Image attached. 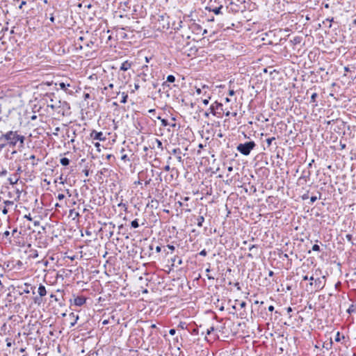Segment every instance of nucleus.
Returning <instances> with one entry per match:
<instances>
[{
	"label": "nucleus",
	"mask_w": 356,
	"mask_h": 356,
	"mask_svg": "<svg viewBox=\"0 0 356 356\" xmlns=\"http://www.w3.org/2000/svg\"><path fill=\"white\" fill-rule=\"evenodd\" d=\"M275 140V137H272V138H267V139H266V143H267L268 147H270V145H271V143H272V142H273V140Z\"/></svg>",
	"instance_id": "35"
},
{
	"label": "nucleus",
	"mask_w": 356,
	"mask_h": 356,
	"mask_svg": "<svg viewBox=\"0 0 356 356\" xmlns=\"http://www.w3.org/2000/svg\"><path fill=\"white\" fill-rule=\"evenodd\" d=\"M60 163H61V165L66 166L69 165L70 160L67 158L64 157L60 160Z\"/></svg>",
	"instance_id": "23"
},
{
	"label": "nucleus",
	"mask_w": 356,
	"mask_h": 356,
	"mask_svg": "<svg viewBox=\"0 0 356 356\" xmlns=\"http://www.w3.org/2000/svg\"><path fill=\"white\" fill-rule=\"evenodd\" d=\"M235 94V92L234 90H229V95L233 96Z\"/></svg>",
	"instance_id": "52"
},
{
	"label": "nucleus",
	"mask_w": 356,
	"mask_h": 356,
	"mask_svg": "<svg viewBox=\"0 0 356 356\" xmlns=\"http://www.w3.org/2000/svg\"><path fill=\"white\" fill-rule=\"evenodd\" d=\"M175 81V77L173 75H168L167 76V82L173 83Z\"/></svg>",
	"instance_id": "31"
},
{
	"label": "nucleus",
	"mask_w": 356,
	"mask_h": 356,
	"mask_svg": "<svg viewBox=\"0 0 356 356\" xmlns=\"http://www.w3.org/2000/svg\"><path fill=\"white\" fill-rule=\"evenodd\" d=\"M19 180V177H17L16 175L13 176V177H9L8 181L10 184L14 185L17 183Z\"/></svg>",
	"instance_id": "19"
},
{
	"label": "nucleus",
	"mask_w": 356,
	"mask_h": 356,
	"mask_svg": "<svg viewBox=\"0 0 356 356\" xmlns=\"http://www.w3.org/2000/svg\"><path fill=\"white\" fill-rule=\"evenodd\" d=\"M73 213H74V215H75V216H76V212H74V209H71V210L70 211V215H72V214H73Z\"/></svg>",
	"instance_id": "63"
},
{
	"label": "nucleus",
	"mask_w": 356,
	"mask_h": 356,
	"mask_svg": "<svg viewBox=\"0 0 356 356\" xmlns=\"http://www.w3.org/2000/svg\"><path fill=\"white\" fill-rule=\"evenodd\" d=\"M302 280H310V281H313V280H314V277H313V276H311L310 277H309L307 275H305V276H303V277H302ZM309 286H313V282H311L309 283Z\"/></svg>",
	"instance_id": "27"
},
{
	"label": "nucleus",
	"mask_w": 356,
	"mask_h": 356,
	"mask_svg": "<svg viewBox=\"0 0 356 356\" xmlns=\"http://www.w3.org/2000/svg\"><path fill=\"white\" fill-rule=\"evenodd\" d=\"M204 221V218L203 216H198L197 218V225L198 227H202L203 222Z\"/></svg>",
	"instance_id": "21"
},
{
	"label": "nucleus",
	"mask_w": 356,
	"mask_h": 356,
	"mask_svg": "<svg viewBox=\"0 0 356 356\" xmlns=\"http://www.w3.org/2000/svg\"><path fill=\"white\" fill-rule=\"evenodd\" d=\"M2 238H6L9 244L13 243L12 237H11V233H10L9 231H6L2 234Z\"/></svg>",
	"instance_id": "13"
},
{
	"label": "nucleus",
	"mask_w": 356,
	"mask_h": 356,
	"mask_svg": "<svg viewBox=\"0 0 356 356\" xmlns=\"http://www.w3.org/2000/svg\"><path fill=\"white\" fill-rule=\"evenodd\" d=\"M38 293L39 295L41 296V297H43L44 296H46L47 294V290H46V288L44 285L42 284H40L38 287Z\"/></svg>",
	"instance_id": "15"
},
{
	"label": "nucleus",
	"mask_w": 356,
	"mask_h": 356,
	"mask_svg": "<svg viewBox=\"0 0 356 356\" xmlns=\"http://www.w3.org/2000/svg\"><path fill=\"white\" fill-rule=\"evenodd\" d=\"M312 250L313 251H320V246L317 244H314L313 246H312Z\"/></svg>",
	"instance_id": "37"
},
{
	"label": "nucleus",
	"mask_w": 356,
	"mask_h": 356,
	"mask_svg": "<svg viewBox=\"0 0 356 356\" xmlns=\"http://www.w3.org/2000/svg\"><path fill=\"white\" fill-rule=\"evenodd\" d=\"M214 330V327H211L209 329L207 330V334H210L211 332H213Z\"/></svg>",
	"instance_id": "46"
},
{
	"label": "nucleus",
	"mask_w": 356,
	"mask_h": 356,
	"mask_svg": "<svg viewBox=\"0 0 356 356\" xmlns=\"http://www.w3.org/2000/svg\"><path fill=\"white\" fill-rule=\"evenodd\" d=\"M318 97V94L316 92H314L311 96V102H316V99Z\"/></svg>",
	"instance_id": "33"
},
{
	"label": "nucleus",
	"mask_w": 356,
	"mask_h": 356,
	"mask_svg": "<svg viewBox=\"0 0 356 356\" xmlns=\"http://www.w3.org/2000/svg\"><path fill=\"white\" fill-rule=\"evenodd\" d=\"M4 204H5V207L2 210V212L4 215L7 214L8 213V209L9 207H11L14 204L13 202V201H10V200H6L4 202Z\"/></svg>",
	"instance_id": "12"
},
{
	"label": "nucleus",
	"mask_w": 356,
	"mask_h": 356,
	"mask_svg": "<svg viewBox=\"0 0 356 356\" xmlns=\"http://www.w3.org/2000/svg\"><path fill=\"white\" fill-rule=\"evenodd\" d=\"M170 170V167L169 165H167L164 167V170L169 171Z\"/></svg>",
	"instance_id": "53"
},
{
	"label": "nucleus",
	"mask_w": 356,
	"mask_h": 356,
	"mask_svg": "<svg viewBox=\"0 0 356 356\" xmlns=\"http://www.w3.org/2000/svg\"><path fill=\"white\" fill-rule=\"evenodd\" d=\"M156 252H160L161 251V248L160 246H157L156 248Z\"/></svg>",
	"instance_id": "56"
},
{
	"label": "nucleus",
	"mask_w": 356,
	"mask_h": 356,
	"mask_svg": "<svg viewBox=\"0 0 356 356\" xmlns=\"http://www.w3.org/2000/svg\"><path fill=\"white\" fill-rule=\"evenodd\" d=\"M118 206L119 207H122V208L124 209V211L125 212H127V209H128V208H127V205L126 204L122 203V202H120V203H119V204H118Z\"/></svg>",
	"instance_id": "32"
},
{
	"label": "nucleus",
	"mask_w": 356,
	"mask_h": 356,
	"mask_svg": "<svg viewBox=\"0 0 356 356\" xmlns=\"http://www.w3.org/2000/svg\"><path fill=\"white\" fill-rule=\"evenodd\" d=\"M179 257L177 256H175L172 260L173 262L178 261Z\"/></svg>",
	"instance_id": "59"
},
{
	"label": "nucleus",
	"mask_w": 356,
	"mask_h": 356,
	"mask_svg": "<svg viewBox=\"0 0 356 356\" xmlns=\"http://www.w3.org/2000/svg\"><path fill=\"white\" fill-rule=\"evenodd\" d=\"M209 113H210V111H209V112L206 111V112L204 113V115L206 118H209Z\"/></svg>",
	"instance_id": "60"
},
{
	"label": "nucleus",
	"mask_w": 356,
	"mask_h": 356,
	"mask_svg": "<svg viewBox=\"0 0 356 356\" xmlns=\"http://www.w3.org/2000/svg\"><path fill=\"white\" fill-rule=\"evenodd\" d=\"M175 332H176V331H175V329H171L169 331V333H170V335H174L175 334Z\"/></svg>",
	"instance_id": "51"
},
{
	"label": "nucleus",
	"mask_w": 356,
	"mask_h": 356,
	"mask_svg": "<svg viewBox=\"0 0 356 356\" xmlns=\"http://www.w3.org/2000/svg\"><path fill=\"white\" fill-rule=\"evenodd\" d=\"M193 31H198L202 30V26L197 24H193L192 26Z\"/></svg>",
	"instance_id": "29"
},
{
	"label": "nucleus",
	"mask_w": 356,
	"mask_h": 356,
	"mask_svg": "<svg viewBox=\"0 0 356 356\" xmlns=\"http://www.w3.org/2000/svg\"><path fill=\"white\" fill-rule=\"evenodd\" d=\"M121 160L124 161V162L129 161V159L128 158L127 154H124L121 156Z\"/></svg>",
	"instance_id": "39"
},
{
	"label": "nucleus",
	"mask_w": 356,
	"mask_h": 356,
	"mask_svg": "<svg viewBox=\"0 0 356 356\" xmlns=\"http://www.w3.org/2000/svg\"><path fill=\"white\" fill-rule=\"evenodd\" d=\"M257 249H258L257 245H250L249 247V250L251 251L252 253H248L247 256L250 258H253L254 257L253 254H257Z\"/></svg>",
	"instance_id": "11"
},
{
	"label": "nucleus",
	"mask_w": 356,
	"mask_h": 356,
	"mask_svg": "<svg viewBox=\"0 0 356 356\" xmlns=\"http://www.w3.org/2000/svg\"><path fill=\"white\" fill-rule=\"evenodd\" d=\"M93 44V42L92 41H90L89 42H86V47H90V44Z\"/></svg>",
	"instance_id": "61"
},
{
	"label": "nucleus",
	"mask_w": 356,
	"mask_h": 356,
	"mask_svg": "<svg viewBox=\"0 0 356 356\" xmlns=\"http://www.w3.org/2000/svg\"><path fill=\"white\" fill-rule=\"evenodd\" d=\"M70 316L71 318H72V322L70 323V326L73 327L77 322V320L79 319V316L75 315L74 313H71L70 314Z\"/></svg>",
	"instance_id": "17"
},
{
	"label": "nucleus",
	"mask_w": 356,
	"mask_h": 356,
	"mask_svg": "<svg viewBox=\"0 0 356 356\" xmlns=\"http://www.w3.org/2000/svg\"><path fill=\"white\" fill-rule=\"evenodd\" d=\"M21 235V232H18L17 228H15L13 229L11 232V237H13L14 238H19Z\"/></svg>",
	"instance_id": "18"
},
{
	"label": "nucleus",
	"mask_w": 356,
	"mask_h": 356,
	"mask_svg": "<svg viewBox=\"0 0 356 356\" xmlns=\"http://www.w3.org/2000/svg\"><path fill=\"white\" fill-rule=\"evenodd\" d=\"M25 137L22 135H19L16 131V143L19 141L21 146L24 145Z\"/></svg>",
	"instance_id": "16"
},
{
	"label": "nucleus",
	"mask_w": 356,
	"mask_h": 356,
	"mask_svg": "<svg viewBox=\"0 0 356 356\" xmlns=\"http://www.w3.org/2000/svg\"><path fill=\"white\" fill-rule=\"evenodd\" d=\"M347 312L349 314L356 313V307L355 305H351L349 308L347 309Z\"/></svg>",
	"instance_id": "24"
},
{
	"label": "nucleus",
	"mask_w": 356,
	"mask_h": 356,
	"mask_svg": "<svg viewBox=\"0 0 356 356\" xmlns=\"http://www.w3.org/2000/svg\"><path fill=\"white\" fill-rule=\"evenodd\" d=\"M222 8V6H220L219 7L214 8L213 9H209L210 11H212L216 15L221 14V9Z\"/></svg>",
	"instance_id": "20"
},
{
	"label": "nucleus",
	"mask_w": 356,
	"mask_h": 356,
	"mask_svg": "<svg viewBox=\"0 0 356 356\" xmlns=\"http://www.w3.org/2000/svg\"><path fill=\"white\" fill-rule=\"evenodd\" d=\"M86 298L84 296H77L74 299V303L76 306H82L86 303Z\"/></svg>",
	"instance_id": "8"
},
{
	"label": "nucleus",
	"mask_w": 356,
	"mask_h": 356,
	"mask_svg": "<svg viewBox=\"0 0 356 356\" xmlns=\"http://www.w3.org/2000/svg\"><path fill=\"white\" fill-rule=\"evenodd\" d=\"M57 198L59 200H63L65 198V195L60 193L58 195Z\"/></svg>",
	"instance_id": "41"
},
{
	"label": "nucleus",
	"mask_w": 356,
	"mask_h": 356,
	"mask_svg": "<svg viewBox=\"0 0 356 356\" xmlns=\"http://www.w3.org/2000/svg\"><path fill=\"white\" fill-rule=\"evenodd\" d=\"M149 148H155V147L156 146L158 149H159L161 150L163 149L162 142L157 138L152 139L151 140H149Z\"/></svg>",
	"instance_id": "6"
},
{
	"label": "nucleus",
	"mask_w": 356,
	"mask_h": 356,
	"mask_svg": "<svg viewBox=\"0 0 356 356\" xmlns=\"http://www.w3.org/2000/svg\"><path fill=\"white\" fill-rule=\"evenodd\" d=\"M121 95L122 98L120 102L122 104H125L127 102L128 95L126 92H123L121 93Z\"/></svg>",
	"instance_id": "22"
},
{
	"label": "nucleus",
	"mask_w": 356,
	"mask_h": 356,
	"mask_svg": "<svg viewBox=\"0 0 356 356\" xmlns=\"http://www.w3.org/2000/svg\"><path fill=\"white\" fill-rule=\"evenodd\" d=\"M24 286L25 288L23 289V291L20 293V294H22L23 293H30V291L29 289V286H30V284H27V283H24Z\"/></svg>",
	"instance_id": "28"
},
{
	"label": "nucleus",
	"mask_w": 356,
	"mask_h": 356,
	"mask_svg": "<svg viewBox=\"0 0 356 356\" xmlns=\"http://www.w3.org/2000/svg\"><path fill=\"white\" fill-rule=\"evenodd\" d=\"M274 310V307L273 305H270L268 307V311L273 312Z\"/></svg>",
	"instance_id": "57"
},
{
	"label": "nucleus",
	"mask_w": 356,
	"mask_h": 356,
	"mask_svg": "<svg viewBox=\"0 0 356 356\" xmlns=\"http://www.w3.org/2000/svg\"><path fill=\"white\" fill-rule=\"evenodd\" d=\"M172 153L173 154H177V160L179 162L182 161V157L181 156V149L179 148H175V149H173L172 151Z\"/></svg>",
	"instance_id": "14"
},
{
	"label": "nucleus",
	"mask_w": 356,
	"mask_h": 356,
	"mask_svg": "<svg viewBox=\"0 0 356 356\" xmlns=\"http://www.w3.org/2000/svg\"><path fill=\"white\" fill-rule=\"evenodd\" d=\"M29 159H31V160H32V161H33V162H32V165H33V166L37 165H38V161H40L38 159H35V155H31V156H30Z\"/></svg>",
	"instance_id": "26"
},
{
	"label": "nucleus",
	"mask_w": 356,
	"mask_h": 356,
	"mask_svg": "<svg viewBox=\"0 0 356 356\" xmlns=\"http://www.w3.org/2000/svg\"><path fill=\"white\" fill-rule=\"evenodd\" d=\"M16 146V131H9L0 136V148Z\"/></svg>",
	"instance_id": "1"
},
{
	"label": "nucleus",
	"mask_w": 356,
	"mask_h": 356,
	"mask_svg": "<svg viewBox=\"0 0 356 356\" xmlns=\"http://www.w3.org/2000/svg\"><path fill=\"white\" fill-rule=\"evenodd\" d=\"M316 200H317V197H316V196H312V197H311V198H310V201H311V202H312V203H314V202H316Z\"/></svg>",
	"instance_id": "49"
},
{
	"label": "nucleus",
	"mask_w": 356,
	"mask_h": 356,
	"mask_svg": "<svg viewBox=\"0 0 356 356\" xmlns=\"http://www.w3.org/2000/svg\"><path fill=\"white\" fill-rule=\"evenodd\" d=\"M90 138L93 140H100V141H104L106 140V137L104 136V134L100 131V132H98L97 131H95L93 130L91 133H90Z\"/></svg>",
	"instance_id": "5"
},
{
	"label": "nucleus",
	"mask_w": 356,
	"mask_h": 356,
	"mask_svg": "<svg viewBox=\"0 0 356 356\" xmlns=\"http://www.w3.org/2000/svg\"><path fill=\"white\" fill-rule=\"evenodd\" d=\"M131 225L133 228H138L139 227V224L137 219L133 220Z\"/></svg>",
	"instance_id": "30"
},
{
	"label": "nucleus",
	"mask_w": 356,
	"mask_h": 356,
	"mask_svg": "<svg viewBox=\"0 0 356 356\" xmlns=\"http://www.w3.org/2000/svg\"><path fill=\"white\" fill-rule=\"evenodd\" d=\"M196 92H197V94L200 95L202 92V90L200 88H197Z\"/></svg>",
	"instance_id": "58"
},
{
	"label": "nucleus",
	"mask_w": 356,
	"mask_h": 356,
	"mask_svg": "<svg viewBox=\"0 0 356 356\" xmlns=\"http://www.w3.org/2000/svg\"><path fill=\"white\" fill-rule=\"evenodd\" d=\"M322 279H325V277H323L322 278H317L314 280L315 281L314 286H315L316 291L321 290L324 287L325 284L322 283Z\"/></svg>",
	"instance_id": "9"
},
{
	"label": "nucleus",
	"mask_w": 356,
	"mask_h": 356,
	"mask_svg": "<svg viewBox=\"0 0 356 356\" xmlns=\"http://www.w3.org/2000/svg\"><path fill=\"white\" fill-rule=\"evenodd\" d=\"M58 84L60 88L66 92L71 94L72 93V90H68V88L70 87V83L67 82H60L58 83H56V85Z\"/></svg>",
	"instance_id": "7"
},
{
	"label": "nucleus",
	"mask_w": 356,
	"mask_h": 356,
	"mask_svg": "<svg viewBox=\"0 0 356 356\" xmlns=\"http://www.w3.org/2000/svg\"><path fill=\"white\" fill-rule=\"evenodd\" d=\"M209 111L213 115L216 116L218 118L221 117L222 113H224L222 104L218 102H215L214 103H213L210 106Z\"/></svg>",
	"instance_id": "3"
},
{
	"label": "nucleus",
	"mask_w": 356,
	"mask_h": 356,
	"mask_svg": "<svg viewBox=\"0 0 356 356\" xmlns=\"http://www.w3.org/2000/svg\"><path fill=\"white\" fill-rule=\"evenodd\" d=\"M346 238L349 242H352L353 236L351 234H347Z\"/></svg>",
	"instance_id": "40"
},
{
	"label": "nucleus",
	"mask_w": 356,
	"mask_h": 356,
	"mask_svg": "<svg viewBox=\"0 0 356 356\" xmlns=\"http://www.w3.org/2000/svg\"><path fill=\"white\" fill-rule=\"evenodd\" d=\"M335 341L339 342L341 341V334H340V332H337L336 336H335Z\"/></svg>",
	"instance_id": "38"
},
{
	"label": "nucleus",
	"mask_w": 356,
	"mask_h": 356,
	"mask_svg": "<svg viewBox=\"0 0 356 356\" xmlns=\"http://www.w3.org/2000/svg\"><path fill=\"white\" fill-rule=\"evenodd\" d=\"M26 2L25 1H22L20 5L19 6V9H22L23 6L26 5Z\"/></svg>",
	"instance_id": "47"
},
{
	"label": "nucleus",
	"mask_w": 356,
	"mask_h": 356,
	"mask_svg": "<svg viewBox=\"0 0 356 356\" xmlns=\"http://www.w3.org/2000/svg\"><path fill=\"white\" fill-rule=\"evenodd\" d=\"M132 66V63L129 61V60H126L124 62H123L120 67V70H122V71H127L128 70H129Z\"/></svg>",
	"instance_id": "10"
},
{
	"label": "nucleus",
	"mask_w": 356,
	"mask_h": 356,
	"mask_svg": "<svg viewBox=\"0 0 356 356\" xmlns=\"http://www.w3.org/2000/svg\"><path fill=\"white\" fill-rule=\"evenodd\" d=\"M159 119L161 120V124L163 126V127H166L168 125V122L167 120L165 119H161L160 117L158 118Z\"/></svg>",
	"instance_id": "36"
},
{
	"label": "nucleus",
	"mask_w": 356,
	"mask_h": 356,
	"mask_svg": "<svg viewBox=\"0 0 356 356\" xmlns=\"http://www.w3.org/2000/svg\"><path fill=\"white\" fill-rule=\"evenodd\" d=\"M83 172H84V174H85V175H86V177H88V174H89V171H88V170H86H86H83Z\"/></svg>",
	"instance_id": "55"
},
{
	"label": "nucleus",
	"mask_w": 356,
	"mask_h": 356,
	"mask_svg": "<svg viewBox=\"0 0 356 356\" xmlns=\"http://www.w3.org/2000/svg\"><path fill=\"white\" fill-rule=\"evenodd\" d=\"M139 79H140L143 82L147 81V74L145 72L140 73L138 74Z\"/></svg>",
	"instance_id": "25"
},
{
	"label": "nucleus",
	"mask_w": 356,
	"mask_h": 356,
	"mask_svg": "<svg viewBox=\"0 0 356 356\" xmlns=\"http://www.w3.org/2000/svg\"><path fill=\"white\" fill-rule=\"evenodd\" d=\"M94 145L95 146V147L97 148L98 151H100V149H99V147H100L99 143L97 142V143H94Z\"/></svg>",
	"instance_id": "50"
},
{
	"label": "nucleus",
	"mask_w": 356,
	"mask_h": 356,
	"mask_svg": "<svg viewBox=\"0 0 356 356\" xmlns=\"http://www.w3.org/2000/svg\"><path fill=\"white\" fill-rule=\"evenodd\" d=\"M53 97L56 98L54 93H47L45 95V100L47 102V106L49 107L55 109L60 106L58 104L60 102L54 100Z\"/></svg>",
	"instance_id": "4"
},
{
	"label": "nucleus",
	"mask_w": 356,
	"mask_h": 356,
	"mask_svg": "<svg viewBox=\"0 0 356 356\" xmlns=\"http://www.w3.org/2000/svg\"><path fill=\"white\" fill-rule=\"evenodd\" d=\"M168 248L171 250V252H173L175 249V246L172 245H168Z\"/></svg>",
	"instance_id": "44"
},
{
	"label": "nucleus",
	"mask_w": 356,
	"mask_h": 356,
	"mask_svg": "<svg viewBox=\"0 0 356 356\" xmlns=\"http://www.w3.org/2000/svg\"><path fill=\"white\" fill-rule=\"evenodd\" d=\"M199 254L201 256L205 257L207 255V252L206 250H202V251H200V252Z\"/></svg>",
	"instance_id": "42"
},
{
	"label": "nucleus",
	"mask_w": 356,
	"mask_h": 356,
	"mask_svg": "<svg viewBox=\"0 0 356 356\" xmlns=\"http://www.w3.org/2000/svg\"><path fill=\"white\" fill-rule=\"evenodd\" d=\"M1 176H5L7 174V170L6 169L2 170V171L0 172Z\"/></svg>",
	"instance_id": "48"
},
{
	"label": "nucleus",
	"mask_w": 356,
	"mask_h": 356,
	"mask_svg": "<svg viewBox=\"0 0 356 356\" xmlns=\"http://www.w3.org/2000/svg\"><path fill=\"white\" fill-rule=\"evenodd\" d=\"M245 305H246V303H245V302H242L241 303V307H245Z\"/></svg>",
	"instance_id": "64"
},
{
	"label": "nucleus",
	"mask_w": 356,
	"mask_h": 356,
	"mask_svg": "<svg viewBox=\"0 0 356 356\" xmlns=\"http://www.w3.org/2000/svg\"><path fill=\"white\" fill-rule=\"evenodd\" d=\"M113 88V83H110V84H108V86L104 87V90H106L108 88L112 89Z\"/></svg>",
	"instance_id": "43"
},
{
	"label": "nucleus",
	"mask_w": 356,
	"mask_h": 356,
	"mask_svg": "<svg viewBox=\"0 0 356 356\" xmlns=\"http://www.w3.org/2000/svg\"><path fill=\"white\" fill-rule=\"evenodd\" d=\"M140 88V86L138 83H136L135 85H134V88L135 90H138Z\"/></svg>",
	"instance_id": "54"
},
{
	"label": "nucleus",
	"mask_w": 356,
	"mask_h": 356,
	"mask_svg": "<svg viewBox=\"0 0 356 356\" xmlns=\"http://www.w3.org/2000/svg\"><path fill=\"white\" fill-rule=\"evenodd\" d=\"M286 310H287V313H288V314H289L290 312H292V309H291V307H287Z\"/></svg>",
	"instance_id": "62"
},
{
	"label": "nucleus",
	"mask_w": 356,
	"mask_h": 356,
	"mask_svg": "<svg viewBox=\"0 0 356 356\" xmlns=\"http://www.w3.org/2000/svg\"><path fill=\"white\" fill-rule=\"evenodd\" d=\"M256 144L254 141H249L245 143H240L236 149L242 154L248 156L250 152L255 147Z\"/></svg>",
	"instance_id": "2"
},
{
	"label": "nucleus",
	"mask_w": 356,
	"mask_h": 356,
	"mask_svg": "<svg viewBox=\"0 0 356 356\" xmlns=\"http://www.w3.org/2000/svg\"><path fill=\"white\" fill-rule=\"evenodd\" d=\"M24 218H26L29 221H31L33 220L30 213L25 215Z\"/></svg>",
	"instance_id": "45"
},
{
	"label": "nucleus",
	"mask_w": 356,
	"mask_h": 356,
	"mask_svg": "<svg viewBox=\"0 0 356 356\" xmlns=\"http://www.w3.org/2000/svg\"><path fill=\"white\" fill-rule=\"evenodd\" d=\"M204 95L206 96V98L202 100V102L204 104L207 105L209 104V99H211V97L209 95Z\"/></svg>",
	"instance_id": "34"
}]
</instances>
